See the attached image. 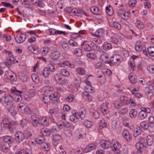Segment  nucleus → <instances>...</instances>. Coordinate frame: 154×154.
<instances>
[{
	"label": "nucleus",
	"instance_id": "obj_32",
	"mask_svg": "<svg viewBox=\"0 0 154 154\" xmlns=\"http://www.w3.org/2000/svg\"><path fill=\"white\" fill-rule=\"evenodd\" d=\"M50 71L49 69L47 67L44 68L43 70L42 74L43 76L45 78L48 77L50 74Z\"/></svg>",
	"mask_w": 154,
	"mask_h": 154
},
{
	"label": "nucleus",
	"instance_id": "obj_12",
	"mask_svg": "<svg viewBox=\"0 0 154 154\" xmlns=\"http://www.w3.org/2000/svg\"><path fill=\"white\" fill-rule=\"evenodd\" d=\"M49 56L51 59L56 60L60 57V54L58 51L54 50V51L52 52L50 54Z\"/></svg>",
	"mask_w": 154,
	"mask_h": 154
},
{
	"label": "nucleus",
	"instance_id": "obj_58",
	"mask_svg": "<svg viewBox=\"0 0 154 154\" xmlns=\"http://www.w3.org/2000/svg\"><path fill=\"white\" fill-rule=\"evenodd\" d=\"M148 51L149 54L152 57H154V47H151L148 48Z\"/></svg>",
	"mask_w": 154,
	"mask_h": 154
},
{
	"label": "nucleus",
	"instance_id": "obj_25",
	"mask_svg": "<svg viewBox=\"0 0 154 154\" xmlns=\"http://www.w3.org/2000/svg\"><path fill=\"white\" fill-rule=\"evenodd\" d=\"M146 140L147 145L149 146L152 145L153 142V135H148L146 137Z\"/></svg>",
	"mask_w": 154,
	"mask_h": 154
},
{
	"label": "nucleus",
	"instance_id": "obj_8",
	"mask_svg": "<svg viewBox=\"0 0 154 154\" xmlns=\"http://www.w3.org/2000/svg\"><path fill=\"white\" fill-rule=\"evenodd\" d=\"M122 135L124 138L127 141H129L131 140V135L127 130H124L122 132Z\"/></svg>",
	"mask_w": 154,
	"mask_h": 154
},
{
	"label": "nucleus",
	"instance_id": "obj_17",
	"mask_svg": "<svg viewBox=\"0 0 154 154\" xmlns=\"http://www.w3.org/2000/svg\"><path fill=\"white\" fill-rule=\"evenodd\" d=\"M13 98L10 95H8L5 98L4 102L8 106L13 104Z\"/></svg>",
	"mask_w": 154,
	"mask_h": 154
},
{
	"label": "nucleus",
	"instance_id": "obj_53",
	"mask_svg": "<svg viewBox=\"0 0 154 154\" xmlns=\"http://www.w3.org/2000/svg\"><path fill=\"white\" fill-rule=\"evenodd\" d=\"M86 56L88 57L93 60H94L97 58L96 55L93 53H88L86 54Z\"/></svg>",
	"mask_w": 154,
	"mask_h": 154
},
{
	"label": "nucleus",
	"instance_id": "obj_14",
	"mask_svg": "<svg viewBox=\"0 0 154 154\" xmlns=\"http://www.w3.org/2000/svg\"><path fill=\"white\" fill-rule=\"evenodd\" d=\"M79 114L78 112H76L73 113L72 115H71L69 117L70 120L71 121L74 123H76L78 122L79 119L78 116Z\"/></svg>",
	"mask_w": 154,
	"mask_h": 154
},
{
	"label": "nucleus",
	"instance_id": "obj_49",
	"mask_svg": "<svg viewBox=\"0 0 154 154\" xmlns=\"http://www.w3.org/2000/svg\"><path fill=\"white\" fill-rule=\"evenodd\" d=\"M76 71L77 73L79 75H83L85 73V69L82 67L78 68H77Z\"/></svg>",
	"mask_w": 154,
	"mask_h": 154
},
{
	"label": "nucleus",
	"instance_id": "obj_62",
	"mask_svg": "<svg viewBox=\"0 0 154 154\" xmlns=\"http://www.w3.org/2000/svg\"><path fill=\"white\" fill-rule=\"evenodd\" d=\"M68 43L70 45L73 47H76L78 45L77 43L73 40H70L69 41Z\"/></svg>",
	"mask_w": 154,
	"mask_h": 154
},
{
	"label": "nucleus",
	"instance_id": "obj_51",
	"mask_svg": "<svg viewBox=\"0 0 154 154\" xmlns=\"http://www.w3.org/2000/svg\"><path fill=\"white\" fill-rule=\"evenodd\" d=\"M111 24L112 27L118 30H120L121 29V25L117 22H113Z\"/></svg>",
	"mask_w": 154,
	"mask_h": 154
},
{
	"label": "nucleus",
	"instance_id": "obj_41",
	"mask_svg": "<svg viewBox=\"0 0 154 154\" xmlns=\"http://www.w3.org/2000/svg\"><path fill=\"white\" fill-rule=\"evenodd\" d=\"M25 108V104L23 103H21L18 104L17 106L18 111L21 113H23Z\"/></svg>",
	"mask_w": 154,
	"mask_h": 154
},
{
	"label": "nucleus",
	"instance_id": "obj_64",
	"mask_svg": "<svg viewBox=\"0 0 154 154\" xmlns=\"http://www.w3.org/2000/svg\"><path fill=\"white\" fill-rule=\"evenodd\" d=\"M84 124L85 126L88 128H90L92 125V123L88 120H85Z\"/></svg>",
	"mask_w": 154,
	"mask_h": 154
},
{
	"label": "nucleus",
	"instance_id": "obj_28",
	"mask_svg": "<svg viewBox=\"0 0 154 154\" xmlns=\"http://www.w3.org/2000/svg\"><path fill=\"white\" fill-rule=\"evenodd\" d=\"M71 12L75 15L79 16V15L82 14L83 12V10L82 9H78L76 8H74L71 9Z\"/></svg>",
	"mask_w": 154,
	"mask_h": 154
},
{
	"label": "nucleus",
	"instance_id": "obj_27",
	"mask_svg": "<svg viewBox=\"0 0 154 154\" xmlns=\"http://www.w3.org/2000/svg\"><path fill=\"white\" fill-rule=\"evenodd\" d=\"M4 141L5 143H8V144L13 143L14 141V138L9 136H5L4 138Z\"/></svg>",
	"mask_w": 154,
	"mask_h": 154
},
{
	"label": "nucleus",
	"instance_id": "obj_16",
	"mask_svg": "<svg viewBox=\"0 0 154 154\" xmlns=\"http://www.w3.org/2000/svg\"><path fill=\"white\" fill-rule=\"evenodd\" d=\"M18 76L20 80L22 82H25L27 81L28 80L27 76L21 71H20L19 72Z\"/></svg>",
	"mask_w": 154,
	"mask_h": 154
},
{
	"label": "nucleus",
	"instance_id": "obj_18",
	"mask_svg": "<svg viewBox=\"0 0 154 154\" xmlns=\"http://www.w3.org/2000/svg\"><path fill=\"white\" fill-rule=\"evenodd\" d=\"M74 84L76 88V91L78 90V88L79 87L81 84V79L80 77L76 75L74 76Z\"/></svg>",
	"mask_w": 154,
	"mask_h": 154
},
{
	"label": "nucleus",
	"instance_id": "obj_29",
	"mask_svg": "<svg viewBox=\"0 0 154 154\" xmlns=\"http://www.w3.org/2000/svg\"><path fill=\"white\" fill-rule=\"evenodd\" d=\"M39 119L40 123L45 126H47L48 125V121L47 118L43 117Z\"/></svg>",
	"mask_w": 154,
	"mask_h": 154
},
{
	"label": "nucleus",
	"instance_id": "obj_24",
	"mask_svg": "<svg viewBox=\"0 0 154 154\" xmlns=\"http://www.w3.org/2000/svg\"><path fill=\"white\" fill-rule=\"evenodd\" d=\"M91 11L92 13L96 15H100L101 13V11L96 6L91 7Z\"/></svg>",
	"mask_w": 154,
	"mask_h": 154
},
{
	"label": "nucleus",
	"instance_id": "obj_9",
	"mask_svg": "<svg viewBox=\"0 0 154 154\" xmlns=\"http://www.w3.org/2000/svg\"><path fill=\"white\" fill-rule=\"evenodd\" d=\"M119 15L123 19L126 20L128 18V14L122 9H120L118 11Z\"/></svg>",
	"mask_w": 154,
	"mask_h": 154
},
{
	"label": "nucleus",
	"instance_id": "obj_40",
	"mask_svg": "<svg viewBox=\"0 0 154 154\" xmlns=\"http://www.w3.org/2000/svg\"><path fill=\"white\" fill-rule=\"evenodd\" d=\"M136 147L137 149L139 151V152H141L143 148V144L140 142H137L136 145Z\"/></svg>",
	"mask_w": 154,
	"mask_h": 154
},
{
	"label": "nucleus",
	"instance_id": "obj_55",
	"mask_svg": "<svg viewBox=\"0 0 154 154\" xmlns=\"http://www.w3.org/2000/svg\"><path fill=\"white\" fill-rule=\"evenodd\" d=\"M104 67L103 63L100 62L97 63L95 66V68L97 69H101Z\"/></svg>",
	"mask_w": 154,
	"mask_h": 154
},
{
	"label": "nucleus",
	"instance_id": "obj_4",
	"mask_svg": "<svg viewBox=\"0 0 154 154\" xmlns=\"http://www.w3.org/2000/svg\"><path fill=\"white\" fill-rule=\"evenodd\" d=\"M54 78L56 82L60 85H66L68 82V80L67 79L62 80L61 76L58 74H56L54 75Z\"/></svg>",
	"mask_w": 154,
	"mask_h": 154
},
{
	"label": "nucleus",
	"instance_id": "obj_54",
	"mask_svg": "<svg viewBox=\"0 0 154 154\" xmlns=\"http://www.w3.org/2000/svg\"><path fill=\"white\" fill-rule=\"evenodd\" d=\"M32 78L33 82L35 83H38L39 82V79L37 75L35 74H32Z\"/></svg>",
	"mask_w": 154,
	"mask_h": 154
},
{
	"label": "nucleus",
	"instance_id": "obj_30",
	"mask_svg": "<svg viewBox=\"0 0 154 154\" xmlns=\"http://www.w3.org/2000/svg\"><path fill=\"white\" fill-rule=\"evenodd\" d=\"M41 133L43 136H49L51 133L50 130L46 128L42 129L41 130Z\"/></svg>",
	"mask_w": 154,
	"mask_h": 154
},
{
	"label": "nucleus",
	"instance_id": "obj_38",
	"mask_svg": "<svg viewBox=\"0 0 154 154\" xmlns=\"http://www.w3.org/2000/svg\"><path fill=\"white\" fill-rule=\"evenodd\" d=\"M135 25L138 29L140 30L143 29L145 27L143 23L138 20L137 21Z\"/></svg>",
	"mask_w": 154,
	"mask_h": 154
},
{
	"label": "nucleus",
	"instance_id": "obj_56",
	"mask_svg": "<svg viewBox=\"0 0 154 154\" xmlns=\"http://www.w3.org/2000/svg\"><path fill=\"white\" fill-rule=\"evenodd\" d=\"M149 125L152 127L154 126V116H151L148 118Z\"/></svg>",
	"mask_w": 154,
	"mask_h": 154
},
{
	"label": "nucleus",
	"instance_id": "obj_43",
	"mask_svg": "<svg viewBox=\"0 0 154 154\" xmlns=\"http://www.w3.org/2000/svg\"><path fill=\"white\" fill-rule=\"evenodd\" d=\"M60 73L62 75L66 77H69L70 75L69 72L65 69H62L60 70Z\"/></svg>",
	"mask_w": 154,
	"mask_h": 154
},
{
	"label": "nucleus",
	"instance_id": "obj_59",
	"mask_svg": "<svg viewBox=\"0 0 154 154\" xmlns=\"http://www.w3.org/2000/svg\"><path fill=\"white\" fill-rule=\"evenodd\" d=\"M140 125L144 129L147 130L149 127V125L145 121H143L140 122Z\"/></svg>",
	"mask_w": 154,
	"mask_h": 154
},
{
	"label": "nucleus",
	"instance_id": "obj_50",
	"mask_svg": "<svg viewBox=\"0 0 154 154\" xmlns=\"http://www.w3.org/2000/svg\"><path fill=\"white\" fill-rule=\"evenodd\" d=\"M141 131L140 127H137L136 129L134 131V135L136 137L141 133Z\"/></svg>",
	"mask_w": 154,
	"mask_h": 154
},
{
	"label": "nucleus",
	"instance_id": "obj_48",
	"mask_svg": "<svg viewBox=\"0 0 154 154\" xmlns=\"http://www.w3.org/2000/svg\"><path fill=\"white\" fill-rule=\"evenodd\" d=\"M41 148L44 149L45 151H48L50 150L49 148L48 147L47 144L45 142L40 144Z\"/></svg>",
	"mask_w": 154,
	"mask_h": 154
},
{
	"label": "nucleus",
	"instance_id": "obj_35",
	"mask_svg": "<svg viewBox=\"0 0 154 154\" xmlns=\"http://www.w3.org/2000/svg\"><path fill=\"white\" fill-rule=\"evenodd\" d=\"M102 46L103 48L105 50H108L112 48L111 45L107 42H105Z\"/></svg>",
	"mask_w": 154,
	"mask_h": 154
},
{
	"label": "nucleus",
	"instance_id": "obj_7",
	"mask_svg": "<svg viewBox=\"0 0 154 154\" xmlns=\"http://www.w3.org/2000/svg\"><path fill=\"white\" fill-rule=\"evenodd\" d=\"M120 56L118 54H114L110 59L111 64H114L120 62Z\"/></svg>",
	"mask_w": 154,
	"mask_h": 154
},
{
	"label": "nucleus",
	"instance_id": "obj_31",
	"mask_svg": "<svg viewBox=\"0 0 154 154\" xmlns=\"http://www.w3.org/2000/svg\"><path fill=\"white\" fill-rule=\"evenodd\" d=\"M45 138L44 137L41 135H38L35 139L36 143L40 145L45 141Z\"/></svg>",
	"mask_w": 154,
	"mask_h": 154
},
{
	"label": "nucleus",
	"instance_id": "obj_22",
	"mask_svg": "<svg viewBox=\"0 0 154 154\" xmlns=\"http://www.w3.org/2000/svg\"><path fill=\"white\" fill-rule=\"evenodd\" d=\"M137 111L134 109H131L129 113V117L133 119H135L137 114Z\"/></svg>",
	"mask_w": 154,
	"mask_h": 154
},
{
	"label": "nucleus",
	"instance_id": "obj_45",
	"mask_svg": "<svg viewBox=\"0 0 154 154\" xmlns=\"http://www.w3.org/2000/svg\"><path fill=\"white\" fill-rule=\"evenodd\" d=\"M123 125L126 127H128L129 126V119L127 117H124L122 118Z\"/></svg>",
	"mask_w": 154,
	"mask_h": 154
},
{
	"label": "nucleus",
	"instance_id": "obj_23",
	"mask_svg": "<svg viewBox=\"0 0 154 154\" xmlns=\"http://www.w3.org/2000/svg\"><path fill=\"white\" fill-rule=\"evenodd\" d=\"M15 106L13 104L10 106H9L8 108V111L10 112L11 115L14 116L17 114V111L14 109Z\"/></svg>",
	"mask_w": 154,
	"mask_h": 154
},
{
	"label": "nucleus",
	"instance_id": "obj_36",
	"mask_svg": "<svg viewBox=\"0 0 154 154\" xmlns=\"http://www.w3.org/2000/svg\"><path fill=\"white\" fill-rule=\"evenodd\" d=\"M128 78L130 82L134 84L136 83L137 79L135 78V75L133 74H130L128 75Z\"/></svg>",
	"mask_w": 154,
	"mask_h": 154
},
{
	"label": "nucleus",
	"instance_id": "obj_52",
	"mask_svg": "<svg viewBox=\"0 0 154 154\" xmlns=\"http://www.w3.org/2000/svg\"><path fill=\"white\" fill-rule=\"evenodd\" d=\"M91 111L92 115L94 118L97 119L99 117V113L97 110L92 109Z\"/></svg>",
	"mask_w": 154,
	"mask_h": 154
},
{
	"label": "nucleus",
	"instance_id": "obj_3",
	"mask_svg": "<svg viewBox=\"0 0 154 154\" xmlns=\"http://www.w3.org/2000/svg\"><path fill=\"white\" fill-rule=\"evenodd\" d=\"M13 93L14 95L13 98L16 102H20L22 100V98L21 94L23 93L22 91L18 90L15 88L14 89Z\"/></svg>",
	"mask_w": 154,
	"mask_h": 154
},
{
	"label": "nucleus",
	"instance_id": "obj_19",
	"mask_svg": "<svg viewBox=\"0 0 154 154\" xmlns=\"http://www.w3.org/2000/svg\"><path fill=\"white\" fill-rule=\"evenodd\" d=\"M107 105V103L105 102L103 103L101 106V111L104 115L106 114L109 112Z\"/></svg>",
	"mask_w": 154,
	"mask_h": 154
},
{
	"label": "nucleus",
	"instance_id": "obj_20",
	"mask_svg": "<svg viewBox=\"0 0 154 154\" xmlns=\"http://www.w3.org/2000/svg\"><path fill=\"white\" fill-rule=\"evenodd\" d=\"M96 147V146L93 143H91L88 145L84 149V151L87 153L90 152L94 149Z\"/></svg>",
	"mask_w": 154,
	"mask_h": 154
},
{
	"label": "nucleus",
	"instance_id": "obj_11",
	"mask_svg": "<svg viewBox=\"0 0 154 154\" xmlns=\"http://www.w3.org/2000/svg\"><path fill=\"white\" fill-rule=\"evenodd\" d=\"M111 143V141L105 140H102L100 142L101 146L104 149H107L110 147Z\"/></svg>",
	"mask_w": 154,
	"mask_h": 154
},
{
	"label": "nucleus",
	"instance_id": "obj_42",
	"mask_svg": "<svg viewBox=\"0 0 154 154\" xmlns=\"http://www.w3.org/2000/svg\"><path fill=\"white\" fill-rule=\"evenodd\" d=\"M43 89L44 93L47 94L53 91L54 88L49 86H46L44 87Z\"/></svg>",
	"mask_w": 154,
	"mask_h": 154
},
{
	"label": "nucleus",
	"instance_id": "obj_60",
	"mask_svg": "<svg viewBox=\"0 0 154 154\" xmlns=\"http://www.w3.org/2000/svg\"><path fill=\"white\" fill-rule=\"evenodd\" d=\"M42 53L44 55H46L49 51L48 48H42L40 49Z\"/></svg>",
	"mask_w": 154,
	"mask_h": 154
},
{
	"label": "nucleus",
	"instance_id": "obj_61",
	"mask_svg": "<svg viewBox=\"0 0 154 154\" xmlns=\"http://www.w3.org/2000/svg\"><path fill=\"white\" fill-rule=\"evenodd\" d=\"M74 98V96L73 95L71 94H69L68 97L66 98L65 100L66 101L69 102H71L72 101Z\"/></svg>",
	"mask_w": 154,
	"mask_h": 154
},
{
	"label": "nucleus",
	"instance_id": "obj_10",
	"mask_svg": "<svg viewBox=\"0 0 154 154\" xmlns=\"http://www.w3.org/2000/svg\"><path fill=\"white\" fill-rule=\"evenodd\" d=\"M61 136L58 134H56L53 136V144L56 146L58 144L60 140L62 139Z\"/></svg>",
	"mask_w": 154,
	"mask_h": 154
},
{
	"label": "nucleus",
	"instance_id": "obj_46",
	"mask_svg": "<svg viewBox=\"0 0 154 154\" xmlns=\"http://www.w3.org/2000/svg\"><path fill=\"white\" fill-rule=\"evenodd\" d=\"M73 54L78 56H81L82 55L81 49L79 48L75 49L73 51Z\"/></svg>",
	"mask_w": 154,
	"mask_h": 154
},
{
	"label": "nucleus",
	"instance_id": "obj_13",
	"mask_svg": "<svg viewBox=\"0 0 154 154\" xmlns=\"http://www.w3.org/2000/svg\"><path fill=\"white\" fill-rule=\"evenodd\" d=\"M81 46L83 49L86 51H90L91 48L86 41H83L81 44Z\"/></svg>",
	"mask_w": 154,
	"mask_h": 154
},
{
	"label": "nucleus",
	"instance_id": "obj_63",
	"mask_svg": "<svg viewBox=\"0 0 154 154\" xmlns=\"http://www.w3.org/2000/svg\"><path fill=\"white\" fill-rule=\"evenodd\" d=\"M137 3L136 0H129L128 2V5L131 7H134Z\"/></svg>",
	"mask_w": 154,
	"mask_h": 154
},
{
	"label": "nucleus",
	"instance_id": "obj_21",
	"mask_svg": "<svg viewBox=\"0 0 154 154\" xmlns=\"http://www.w3.org/2000/svg\"><path fill=\"white\" fill-rule=\"evenodd\" d=\"M86 113V110L84 107L80 108L79 111L80 117L82 119H83L85 118Z\"/></svg>",
	"mask_w": 154,
	"mask_h": 154
},
{
	"label": "nucleus",
	"instance_id": "obj_1",
	"mask_svg": "<svg viewBox=\"0 0 154 154\" xmlns=\"http://www.w3.org/2000/svg\"><path fill=\"white\" fill-rule=\"evenodd\" d=\"M135 49L136 51L140 52L142 51V53L146 56L148 55L145 45L143 44L140 41H137L135 43Z\"/></svg>",
	"mask_w": 154,
	"mask_h": 154
},
{
	"label": "nucleus",
	"instance_id": "obj_33",
	"mask_svg": "<svg viewBox=\"0 0 154 154\" xmlns=\"http://www.w3.org/2000/svg\"><path fill=\"white\" fill-rule=\"evenodd\" d=\"M104 33V31L101 29H100L97 30L95 33V35L98 37L99 38L101 36H103Z\"/></svg>",
	"mask_w": 154,
	"mask_h": 154
},
{
	"label": "nucleus",
	"instance_id": "obj_47",
	"mask_svg": "<svg viewBox=\"0 0 154 154\" xmlns=\"http://www.w3.org/2000/svg\"><path fill=\"white\" fill-rule=\"evenodd\" d=\"M147 69L150 73L154 74V64L148 65Z\"/></svg>",
	"mask_w": 154,
	"mask_h": 154
},
{
	"label": "nucleus",
	"instance_id": "obj_26",
	"mask_svg": "<svg viewBox=\"0 0 154 154\" xmlns=\"http://www.w3.org/2000/svg\"><path fill=\"white\" fill-rule=\"evenodd\" d=\"M32 125L34 126H37L40 123L39 122V119L35 117V115H32Z\"/></svg>",
	"mask_w": 154,
	"mask_h": 154
},
{
	"label": "nucleus",
	"instance_id": "obj_44",
	"mask_svg": "<svg viewBox=\"0 0 154 154\" xmlns=\"http://www.w3.org/2000/svg\"><path fill=\"white\" fill-rule=\"evenodd\" d=\"M106 12L110 16H112L113 14V9L111 6L109 7H106L105 8Z\"/></svg>",
	"mask_w": 154,
	"mask_h": 154
},
{
	"label": "nucleus",
	"instance_id": "obj_39",
	"mask_svg": "<svg viewBox=\"0 0 154 154\" xmlns=\"http://www.w3.org/2000/svg\"><path fill=\"white\" fill-rule=\"evenodd\" d=\"M139 112L138 115V118L140 120L145 119L147 116V114L142 110Z\"/></svg>",
	"mask_w": 154,
	"mask_h": 154
},
{
	"label": "nucleus",
	"instance_id": "obj_15",
	"mask_svg": "<svg viewBox=\"0 0 154 154\" xmlns=\"http://www.w3.org/2000/svg\"><path fill=\"white\" fill-rule=\"evenodd\" d=\"M110 37L111 38V42H112L115 44H118L119 41L116 38L117 37V34L111 32L110 35Z\"/></svg>",
	"mask_w": 154,
	"mask_h": 154
},
{
	"label": "nucleus",
	"instance_id": "obj_57",
	"mask_svg": "<svg viewBox=\"0 0 154 154\" xmlns=\"http://www.w3.org/2000/svg\"><path fill=\"white\" fill-rule=\"evenodd\" d=\"M42 100L44 103H48L50 101V100H51L49 96L48 97L46 95H43L42 97Z\"/></svg>",
	"mask_w": 154,
	"mask_h": 154
},
{
	"label": "nucleus",
	"instance_id": "obj_6",
	"mask_svg": "<svg viewBox=\"0 0 154 154\" xmlns=\"http://www.w3.org/2000/svg\"><path fill=\"white\" fill-rule=\"evenodd\" d=\"M26 38L25 34H22L21 35H18L14 37V39L16 42L18 44H20L24 42Z\"/></svg>",
	"mask_w": 154,
	"mask_h": 154
},
{
	"label": "nucleus",
	"instance_id": "obj_34",
	"mask_svg": "<svg viewBox=\"0 0 154 154\" xmlns=\"http://www.w3.org/2000/svg\"><path fill=\"white\" fill-rule=\"evenodd\" d=\"M4 127L6 129H8L10 131H13L14 128L12 127L11 122H9V123L6 122L3 124Z\"/></svg>",
	"mask_w": 154,
	"mask_h": 154
},
{
	"label": "nucleus",
	"instance_id": "obj_2",
	"mask_svg": "<svg viewBox=\"0 0 154 154\" xmlns=\"http://www.w3.org/2000/svg\"><path fill=\"white\" fill-rule=\"evenodd\" d=\"M112 149L115 154H120V149L121 148V145L118 141H115L114 140H112Z\"/></svg>",
	"mask_w": 154,
	"mask_h": 154
},
{
	"label": "nucleus",
	"instance_id": "obj_5",
	"mask_svg": "<svg viewBox=\"0 0 154 154\" xmlns=\"http://www.w3.org/2000/svg\"><path fill=\"white\" fill-rule=\"evenodd\" d=\"M15 140L17 143H19L23 141L25 139V136L23 133L18 131L15 134Z\"/></svg>",
	"mask_w": 154,
	"mask_h": 154
},
{
	"label": "nucleus",
	"instance_id": "obj_37",
	"mask_svg": "<svg viewBox=\"0 0 154 154\" xmlns=\"http://www.w3.org/2000/svg\"><path fill=\"white\" fill-rule=\"evenodd\" d=\"M59 95L56 92L51 94L49 96L50 100L53 101L57 100L59 98Z\"/></svg>",
	"mask_w": 154,
	"mask_h": 154
}]
</instances>
